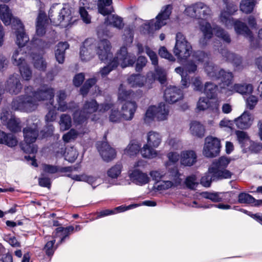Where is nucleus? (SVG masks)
Masks as SVG:
<instances>
[{
	"mask_svg": "<svg viewBox=\"0 0 262 262\" xmlns=\"http://www.w3.org/2000/svg\"><path fill=\"white\" fill-rule=\"evenodd\" d=\"M34 67L41 71H45L47 69V62L42 56L34 55L33 56Z\"/></svg>",
	"mask_w": 262,
	"mask_h": 262,
	"instance_id": "46",
	"label": "nucleus"
},
{
	"mask_svg": "<svg viewBox=\"0 0 262 262\" xmlns=\"http://www.w3.org/2000/svg\"><path fill=\"white\" fill-rule=\"evenodd\" d=\"M97 149L104 161L109 162L116 156L115 150L111 147L107 142H99L97 143Z\"/></svg>",
	"mask_w": 262,
	"mask_h": 262,
	"instance_id": "12",
	"label": "nucleus"
},
{
	"mask_svg": "<svg viewBox=\"0 0 262 262\" xmlns=\"http://www.w3.org/2000/svg\"><path fill=\"white\" fill-rule=\"evenodd\" d=\"M248 150L252 152L258 153L262 150V143L255 142L251 141L250 143L248 146Z\"/></svg>",
	"mask_w": 262,
	"mask_h": 262,
	"instance_id": "63",
	"label": "nucleus"
},
{
	"mask_svg": "<svg viewBox=\"0 0 262 262\" xmlns=\"http://www.w3.org/2000/svg\"><path fill=\"white\" fill-rule=\"evenodd\" d=\"M99 108V104L95 99L86 101L83 106L82 110L89 115L96 112Z\"/></svg>",
	"mask_w": 262,
	"mask_h": 262,
	"instance_id": "39",
	"label": "nucleus"
},
{
	"mask_svg": "<svg viewBox=\"0 0 262 262\" xmlns=\"http://www.w3.org/2000/svg\"><path fill=\"white\" fill-rule=\"evenodd\" d=\"M23 46L19 47V49L16 50L12 57V63L14 65L19 67V72L23 78L25 80H29L32 77V71L28 65L24 64L25 60L23 56H20L22 52L21 48Z\"/></svg>",
	"mask_w": 262,
	"mask_h": 262,
	"instance_id": "10",
	"label": "nucleus"
},
{
	"mask_svg": "<svg viewBox=\"0 0 262 262\" xmlns=\"http://www.w3.org/2000/svg\"><path fill=\"white\" fill-rule=\"evenodd\" d=\"M108 15V16L105 19V23L107 25H112L119 29L123 27L124 24L121 17L116 15Z\"/></svg>",
	"mask_w": 262,
	"mask_h": 262,
	"instance_id": "32",
	"label": "nucleus"
},
{
	"mask_svg": "<svg viewBox=\"0 0 262 262\" xmlns=\"http://www.w3.org/2000/svg\"><path fill=\"white\" fill-rule=\"evenodd\" d=\"M173 10V6L168 4L163 6L160 12L156 16V21H151L148 25H145V29L148 34L151 33L154 31L159 30L162 27L166 24V20L170 18Z\"/></svg>",
	"mask_w": 262,
	"mask_h": 262,
	"instance_id": "8",
	"label": "nucleus"
},
{
	"mask_svg": "<svg viewBox=\"0 0 262 262\" xmlns=\"http://www.w3.org/2000/svg\"><path fill=\"white\" fill-rule=\"evenodd\" d=\"M55 242V239L49 241L46 243L44 247L43 250H45L46 254L48 256H52L54 253L56 248L54 247Z\"/></svg>",
	"mask_w": 262,
	"mask_h": 262,
	"instance_id": "59",
	"label": "nucleus"
},
{
	"mask_svg": "<svg viewBox=\"0 0 262 262\" xmlns=\"http://www.w3.org/2000/svg\"><path fill=\"white\" fill-rule=\"evenodd\" d=\"M0 17L6 26L12 23L13 29L15 30L16 43L18 46L22 47L28 42L29 38L25 32L23 24L20 19L12 18L11 12L6 5H0Z\"/></svg>",
	"mask_w": 262,
	"mask_h": 262,
	"instance_id": "3",
	"label": "nucleus"
},
{
	"mask_svg": "<svg viewBox=\"0 0 262 262\" xmlns=\"http://www.w3.org/2000/svg\"><path fill=\"white\" fill-rule=\"evenodd\" d=\"M25 94L16 97L11 103V107L15 111L32 112L35 111L41 101L51 100L54 97L53 88L44 84L34 90L32 86H25Z\"/></svg>",
	"mask_w": 262,
	"mask_h": 262,
	"instance_id": "1",
	"label": "nucleus"
},
{
	"mask_svg": "<svg viewBox=\"0 0 262 262\" xmlns=\"http://www.w3.org/2000/svg\"><path fill=\"white\" fill-rule=\"evenodd\" d=\"M232 91L242 95H249L252 93L253 86L249 83L235 84L232 87Z\"/></svg>",
	"mask_w": 262,
	"mask_h": 262,
	"instance_id": "31",
	"label": "nucleus"
},
{
	"mask_svg": "<svg viewBox=\"0 0 262 262\" xmlns=\"http://www.w3.org/2000/svg\"><path fill=\"white\" fill-rule=\"evenodd\" d=\"M164 97L166 102L174 103L183 98V93L176 86H170L165 90Z\"/></svg>",
	"mask_w": 262,
	"mask_h": 262,
	"instance_id": "14",
	"label": "nucleus"
},
{
	"mask_svg": "<svg viewBox=\"0 0 262 262\" xmlns=\"http://www.w3.org/2000/svg\"><path fill=\"white\" fill-rule=\"evenodd\" d=\"M205 71L208 76L212 80H215L218 75L219 68L217 66L214 65L212 62H207L204 66Z\"/></svg>",
	"mask_w": 262,
	"mask_h": 262,
	"instance_id": "33",
	"label": "nucleus"
},
{
	"mask_svg": "<svg viewBox=\"0 0 262 262\" xmlns=\"http://www.w3.org/2000/svg\"><path fill=\"white\" fill-rule=\"evenodd\" d=\"M230 161L227 158L222 156L214 160L209 167V172L214 173V177L220 179L231 178L233 173L226 169Z\"/></svg>",
	"mask_w": 262,
	"mask_h": 262,
	"instance_id": "7",
	"label": "nucleus"
},
{
	"mask_svg": "<svg viewBox=\"0 0 262 262\" xmlns=\"http://www.w3.org/2000/svg\"><path fill=\"white\" fill-rule=\"evenodd\" d=\"M137 108L135 101H126L122 107V117L126 120H132Z\"/></svg>",
	"mask_w": 262,
	"mask_h": 262,
	"instance_id": "19",
	"label": "nucleus"
},
{
	"mask_svg": "<svg viewBox=\"0 0 262 262\" xmlns=\"http://www.w3.org/2000/svg\"><path fill=\"white\" fill-rule=\"evenodd\" d=\"M222 180L220 178L214 177V173L209 172V168H208V172L205 173V174L202 177L201 179V184L205 187H209L210 186L212 181H217Z\"/></svg>",
	"mask_w": 262,
	"mask_h": 262,
	"instance_id": "38",
	"label": "nucleus"
},
{
	"mask_svg": "<svg viewBox=\"0 0 262 262\" xmlns=\"http://www.w3.org/2000/svg\"><path fill=\"white\" fill-rule=\"evenodd\" d=\"M20 123V121L19 119L11 117L6 125L11 132L17 133L21 131V127Z\"/></svg>",
	"mask_w": 262,
	"mask_h": 262,
	"instance_id": "43",
	"label": "nucleus"
},
{
	"mask_svg": "<svg viewBox=\"0 0 262 262\" xmlns=\"http://www.w3.org/2000/svg\"><path fill=\"white\" fill-rule=\"evenodd\" d=\"M220 53L226 58V60L232 63L237 70L242 69V58L241 56L231 53L226 49H221Z\"/></svg>",
	"mask_w": 262,
	"mask_h": 262,
	"instance_id": "20",
	"label": "nucleus"
},
{
	"mask_svg": "<svg viewBox=\"0 0 262 262\" xmlns=\"http://www.w3.org/2000/svg\"><path fill=\"white\" fill-rule=\"evenodd\" d=\"M232 27H234L237 34L243 35L245 37L250 38L252 42L251 45H252V41H254L252 33L245 23L238 20H235L234 19L230 27H226L228 29H230L232 28Z\"/></svg>",
	"mask_w": 262,
	"mask_h": 262,
	"instance_id": "15",
	"label": "nucleus"
},
{
	"mask_svg": "<svg viewBox=\"0 0 262 262\" xmlns=\"http://www.w3.org/2000/svg\"><path fill=\"white\" fill-rule=\"evenodd\" d=\"M168 173L169 178L174 183L175 186L181 185L182 181L181 178L182 174L180 173L177 167L174 166L172 168H169Z\"/></svg>",
	"mask_w": 262,
	"mask_h": 262,
	"instance_id": "41",
	"label": "nucleus"
},
{
	"mask_svg": "<svg viewBox=\"0 0 262 262\" xmlns=\"http://www.w3.org/2000/svg\"><path fill=\"white\" fill-rule=\"evenodd\" d=\"M155 80H157L161 84H164L166 82V73L165 70L159 66L155 67V73L154 74Z\"/></svg>",
	"mask_w": 262,
	"mask_h": 262,
	"instance_id": "40",
	"label": "nucleus"
},
{
	"mask_svg": "<svg viewBox=\"0 0 262 262\" xmlns=\"http://www.w3.org/2000/svg\"><path fill=\"white\" fill-rule=\"evenodd\" d=\"M209 98L201 97L200 98L197 103V108L200 111H204L209 108L211 102Z\"/></svg>",
	"mask_w": 262,
	"mask_h": 262,
	"instance_id": "57",
	"label": "nucleus"
},
{
	"mask_svg": "<svg viewBox=\"0 0 262 262\" xmlns=\"http://www.w3.org/2000/svg\"><path fill=\"white\" fill-rule=\"evenodd\" d=\"M217 86L211 82H207L205 83L204 89V93L207 97L210 99L215 98L216 96Z\"/></svg>",
	"mask_w": 262,
	"mask_h": 262,
	"instance_id": "36",
	"label": "nucleus"
},
{
	"mask_svg": "<svg viewBox=\"0 0 262 262\" xmlns=\"http://www.w3.org/2000/svg\"><path fill=\"white\" fill-rule=\"evenodd\" d=\"M74 232V227L73 226H69L66 227H57L54 232V236L55 237L60 238V241L57 244V245L62 244L67 239H69V236Z\"/></svg>",
	"mask_w": 262,
	"mask_h": 262,
	"instance_id": "18",
	"label": "nucleus"
},
{
	"mask_svg": "<svg viewBox=\"0 0 262 262\" xmlns=\"http://www.w3.org/2000/svg\"><path fill=\"white\" fill-rule=\"evenodd\" d=\"M225 193L223 192H203L201 193V195L203 198L209 199L212 201L213 202H222L224 200V196L225 195Z\"/></svg>",
	"mask_w": 262,
	"mask_h": 262,
	"instance_id": "35",
	"label": "nucleus"
},
{
	"mask_svg": "<svg viewBox=\"0 0 262 262\" xmlns=\"http://www.w3.org/2000/svg\"><path fill=\"white\" fill-rule=\"evenodd\" d=\"M123 84H120L118 90V99L122 101H126L133 93L132 90L126 91L122 88Z\"/></svg>",
	"mask_w": 262,
	"mask_h": 262,
	"instance_id": "58",
	"label": "nucleus"
},
{
	"mask_svg": "<svg viewBox=\"0 0 262 262\" xmlns=\"http://www.w3.org/2000/svg\"><path fill=\"white\" fill-rule=\"evenodd\" d=\"M0 144H5L9 147H13L17 145V140L14 135L7 134L0 130Z\"/></svg>",
	"mask_w": 262,
	"mask_h": 262,
	"instance_id": "28",
	"label": "nucleus"
},
{
	"mask_svg": "<svg viewBox=\"0 0 262 262\" xmlns=\"http://www.w3.org/2000/svg\"><path fill=\"white\" fill-rule=\"evenodd\" d=\"M196 17L200 20H206L210 17L211 10L210 8L202 2L195 3Z\"/></svg>",
	"mask_w": 262,
	"mask_h": 262,
	"instance_id": "22",
	"label": "nucleus"
},
{
	"mask_svg": "<svg viewBox=\"0 0 262 262\" xmlns=\"http://www.w3.org/2000/svg\"><path fill=\"white\" fill-rule=\"evenodd\" d=\"M140 150H141V145L135 141H132L125 149L124 152L129 156H134L139 153Z\"/></svg>",
	"mask_w": 262,
	"mask_h": 262,
	"instance_id": "48",
	"label": "nucleus"
},
{
	"mask_svg": "<svg viewBox=\"0 0 262 262\" xmlns=\"http://www.w3.org/2000/svg\"><path fill=\"white\" fill-rule=\"evenodd\" d=\"M234 121L238 128L246 129L252 125L253 119L251 114L245 111L239 117L235 118Z\"/></svg>",
	"mask_w": 262,
	"mask_h": 262,
	"instance_id": "17",
	"label": "nucleus"
},
{
	"mask_svg": "<svg viewBox=\"0 0 262 262\" xmlns=\"http://www.w3.org/2000/svg\"><path fill=\"white\" fill-rule=\"evenodd\" d=\"M70 12L69 9H67L65 8H62V9L60 10V12L59 13L57 22L52 21V18H51V16H50V15H49V17L51 22L53 23L54 25L56 26L63 21L66 18H70Z\"/></svg>",
	"mask_w": 262,
	"mask_h": 262,
	"instance_id": "51",
	"label": "nucleus"
},
{
	"mask_svg": "<svg viewBox=\"0 0 262 262\" xmlns=\"http://www.w3.org/2000/svg\"><path fill=\"white\" fill-rule=\"evenodd\" d=\"M192 57L196 61L200 62H203L206 59L208 58V54L202 51H194L192 53Z\"/></svg>",
	"mask_w": 262,
	"mask_h": 262,
	"instance_id": "62",
	"label": "nucleus"
},
{
	"mask_svg": "<svg viewBox=\"0 0 262 262\" xmlns=\"http://www.w3.org/2000/svg\"><path fill=\"white\" fill-rule=\"evenodd\" d=\"M169 114V106L164 103H160L158 107L150 106L147 110L144 116L146 123H149L157 117L159 121H163L167 118Z\"/></svg>",
	"mask_w": 262,
	"mask_h": 262,
	"instance_id": "9",
	"label": "nucleus"
},
{
	"mask_svg": "<svg viewBox=\"0 0 262 262\" xmlns=\"http://www.w3.org/2000/svg\"><path fill=\"white\" fill-rule=\"evenodd\" d=\"M127 81L133 88L142 87L144 85L143 78H142L141 75L139 74L130 75L128 78Z\"/></svg>",
	"mask_w": 262,
	"mask_h": 262,
	"instance_id": "47",
	"label": "nucleus"
},
{
	"mask_svg": "<svg viewBox=\"0 0 262 262\" xmlns=\"http://www.w3.org/2000/svg\"><path fill=\"white\" fill-rule=\"evenodd\" d=\"M256 1L254 0H242L240 4V10L246 13H251L255 5Z\"/></svg>",
	"mask_w": 262,
	"mask_h": 262,
	"instance_id": "45",
	"label": "nucleus"
},
{
	"mask_svg": "<svg viewBox=\"0 0 262 262\" xmlns=\"http://www.w3.org/2000/svg\"><path fill=\"white\" fill-rule=\"evenodd\" d=\"M132 208L131 205H129L127 207H123L122 206H120L119 207H116L114 210H102L99 213V216L100 217H103L107 215H109L112 214H114L116 212H124L129 209H130Z\"/></svg>",
	"mask_w": 262,
	"mask_h": 262,
	"instance_id": "49",
	"label": "nucleus"
},
{
	"mask_svg": "<svg viewBox=\"0 0 262 262\" xmlns=\"http://www.w3.org/2000/svg\"><path fill=\"white\" fill-rule=\"evenodd\" d=\"M97 8L98 12L103 16L110 15L114 11L113 0H98Z\"/></svg>",
	"mask_w": 262,
	"mask_h": 262,
	"instance_id": "24",
	"label": "nucleus"
},
{
	"mask_svg": "<svg viewBox=\"0 0 262 262\" xmlns=\"http://www.w3.org/2000/svg\"><path fill=\"white\" fill-rule=\"evenodd\" d=\"M135 60L136 56L133 54L128 53L126 47H122L113 59L107 65L100 69L99 73L102 78H104L111 71L117 68L119 64H120L122 68H125L133 66Z\"/></svg>",
	"mask_w": 262,
	"mask_h": 262,
	"instance_id": "4",
	"label": "nucleus"
},
{
	"mask_svg": "<svg viewBox=\"0 0 262 262\" xmlns=\"http://www.w3.org/2000/svg\"><path fill=\"white\" fill-rule=\"evenodd\" d=\"M254 200L255 198L247 193L241 192L238 195V202L241 204H251Z\"/></svg>",
	"mask_w": 262,
	"mask_h": 262,
	"instance_id": "53",
	"label": "nucleus"
},
{
	"mask_svg": "<svg viewBox=\"0 0 262 262\" xmlns=\"http://www.w3.org/2000/svg\"><path fill=\"white\" fill-rule=\"evenodd\" d=\"M238 143L244 152L247 151L248 146L251 142V140L247 133L244 131L236 130L235 133Z\"/></svg>",
	"mask_w": 262,
	"mask_h": 262,
	"instance_id": "29",
	"label": "nucleus"
},
{
	"mask_svg": "<svg viewBox=\"0 0 262 262\" xmlns=\"http://www.w3.org/2000/svg\"><path fill=\"white\" fill-rule=\"evenodd\" d=\"M38 132L37 123H34L32 126L24 128L23 129L24 141L27 143L35 142L38 136Z\"/></svg>",
	"mask_w": 262,
	"mask_h": 262,
	"instance_id": "21",
	"label": "nucleus"
},
{
	"mask_svg": "<svg viewBox=\"0 0 262 262\" xmlns=\"http://www.w3.org/2000/svg\"><path fill=\"white\" fill-rule=\"evenodd\" d=\"M190 130L193 135L198 137L202 138L204 136V127L198 121H193L191 122Z\"/></svg>",
	"mask_w": 262,
	"mask_h": 262,
	"instance_id": "34",
	"label": "nucleus"
},
{
	"mask_svg": "<svg viewBox=\"0 0 262 262\" xmlns=\"http://www.w3.org/2000/svg\"><path fill=\"white\" fill-rule=\"evenodd\" d=\"M73 117L76 123L82 124L87 120L89 115L82 109L75 111L73 114Z\"/></svg>",
	"mask_w": 262,
	"mask_h": 262,
	"instance_id": "42",
	"label": "nucleus"
},
{
	"mask_svg": "<svg viewBox=\"0 0 262 262\" xmlns=\"http://www.w3.org/2000/svg\"><path fill=\"white\" fill-rule=\"evenodd\" d=\"M196 179V177L194 174L187 177L185 181V184L187 188L191 190L195 189L198 185Z\"/></svg>",
	"mask_w": 262,
	"mask_h": 262,
	"instance_id": "55",
	"label": "nucleus"
},
{
	"mask_svg": "<svg viewBox=\"0 0 262 262\" xmlns=\"http://www.w3.org/2000/svg\"><path fill=\"white\" fill-rule=\"evenodd\" d=\"M199 25L200 31L203 35V38L200 40V43L202 46L206 45L207 40L212 37L213 33L216 37L221 38L226 43H229L231 42L229 34L219 26L215 25L212 27L211 24L206 20H200Z\"/></svg>",
	"mask_w": 262,
	"mask_h": 262,
	"instance_id": "5",
	"label": "nucleus"
},
{
	"mask_svg": "<svg viewBox=\"0 0 262 262\" xmlns=\"http://www.w3.org/2000/svg\"><path fill=\"white\" fill-rule=\"evenodd\" d=\"M159 54L162 58L167 59L170 61H174L176 60L175 58L171 53L168 52L165 47H162L160 48Z\"/></svg>",
	"mask_w": 262,
	"mask_h": 262,
	"instance_id": "61",
	"label": "nucleus"
},
{
	"mask_svg": "<svg viewBox=\"0 0 262 262\" xmlns=\"http://www.w3.org/2000/svg\"><path fill=\"white\" fill-rule=\"evenodd\" d=\"M69 48V45L67 42H60L57 44L55 51V55L58 63H63L65 58V51Z\"/></svg>",
	"mask_w": 262,
	"mask_h": 262,
	"instance_id": "27",
	"label": "nucleus"
},
{
	"mask_svg": "<svg viewBox=\"0 0 262 262\" xmlns=\"http://www.w3.org/2000/svg\"><path fill=\"white\" fill-rule=\"evenodd\" d=\"M132 181L137 185H143L149 182V178L147 174L138 170H134L129 174Z\"/></svg>",
	"mask_w": 262,
	"mask_h": 262,
	"instance_id": "25",
	"label": "nucleus"
},
{
	"mask_svg": "<svg viewBox=\"0 0 262 262\" xmlns=\"http://www.w3.org/2000/svg\"><path fill=\"white\" fill-rule=\"evenodd\" d=\"M33 143H27L24 141L20 145L21 149L26 153L35 154L37 151V148L33 144Z\"/></svg>",
	"mask_w": 262,
	"mask_h": 262,
	"instance_id": "56",
	"label": "nucleus"
},
{
	"mask_svg": "<svg viewBox=\"0 0 262 262\" xmlns=\"http://www.w3.org/2000/svg\"><path fill=\"white\" fill-rule=\"evenodd\" d=\"M161 142L160 134L155 132H149L147 136V144L153 147H157Z\"/></svg>",
	"mask_w": 262,
	"mask_h": 262,
	"instance_id": "37",
	"label": "nucleus"
},
{
	"mask_svg": "<svg viewBox=\"0 0 262 262\" xmlns=\"http://www.w3.org/2000/svg\"><path fill=\"white\" fill-rule=\"evenodd\" d=\"M122 166L120 164H117L107 171V175L113 179L117 178L120 174Z\"/></svg>",
	"mask_w": 262,
	"mask_h": 262,
	"instance_id": "54",
	"label": "nucleus"
},
{
	"mask_svg": "<svg viewBox=\"0 0 262 262\" xmlns=\"http://www.w3.org/2000/svg\"><path fill=\"white\" fill-rule=\"evenodd\" d=\"M237 11V7L233 3L227 4L226 10H224L221 13V21L226 27H230L234 20L231 16Z\"/></svg>",
	"mask_w": 262,
	"mask_h": 262,
	"instance_id": "13",
	"label": "nucleus"
},
{
	"mask_svg": "<svg viewBox=\"0 0 262 262\" xmlns=\"http://www.w3.org/2000/svg\"><path fill=\"white\" fill-rule=\"evenodd\" d=\"M191 206L192 207L195 208H209L212 207H215L221 209L227 210L230 209L231 208V206L228 204H210L208 205H198L196 201H193L192 203Z\"/></svg>",
	"mask_w": 262,
	"mask_h": 262,
	"instance_id": "50",
	"label": "nucleus"
},
{
	"mask_svg": "<svg viewBox=\"0 0 262 262\" xmlns=\"http://www.w3.org/2000/svg\"><path fill=\"white\" fill-rule=\"evenodd\" d=\"M196 155L193 150L182 151L181 153V164L184 166H191L196 162Z\"/></svg>",
	"mask_w": 262,
	"mask_h": 262,
	"instance_id": "23",
	"label": "nucleus"
},
{
	"mask_svg": "<svg viewBox=\"0 0 262 262\" xmlns=\"http://www.w3.org/2000/svg\"><path fill=\"white\" fill-rule=\"evenodd\" d=\"M47 16L45 13H40L37 18L36 24V33L39 36H43L46 33L45 24Z\"/></svg>",
	"mask_w": 262,
	"mask_h": 262,
	"instance_id": "30",
	"label": "nucleus"
},
{
	"mask_svg": "<svg viewBox=\"0 0 262 262\" xmlns=\"http://www.w3.org/2000/svg\"><path fill=\"white\" fill-rule=\"evenodd\" d=\"M220 140L212 137L205 138V143L203 148V155L207 158H213L219 155L221 150Z\"/></svg>",
	"mask_w": 262,
	"mask_h": 262,
	"instance_id": "11",
	"label": "nucleus"
},
{
	"mask_svg": "<svg viewBox=\"0 0 262 262\" xmlns=\"http://www.w3.org/2000/svg\"><path fill=\"white\" fill-rule=\"evenodd\" d=\"M151 147L147 144L141 149V153L143 157L151 159L157 156L156 151Z\"/></svg>",
	"mask_w": 262,
	"mask_h": 262,
	"instance_id": "52",
	"label": "nucleus"
},
{
	"mask_svg": "<svg viewBox=\"0 0 262 262\" xmlns=\"http://www.w3.org/2000/svg\"><path fill=\"white\" fill-rule=\"evenodd\" d=\"M192 50L191 45L185 36L181 32L177 33L173 53L178 59L181 61L186 60L192 53Z\"/></svg>",
	"mask_w": 262,
	"mask_h": 262,
	"instance_id": "6",
	"label": "nucleus"
},
{
	"mask_svg": "<svg viewBox=\"0 0 262 262\" xmlns=\"http://www.w3.org/2000/svg\"><path fill=\"white\" fill-rule=\"evenodd\" d=\"M77 136V132L74 129H71L67 134L63 135L62 139L65 142L68 143L72 140L75 139Z\"/></svg>",
	"mask_w": 262,
	"mask_h": 262,
	"instance_id": "64",
	"label": "nucleus"
},
{
	"mask_svg": "<svg viewBox=\"0 0 262 262\" xmlns=\"http://www.w3.org/2000/svg\"><path fill=\"white\" fill-rule=\"evenodd\" d=\"M233 80V74L232 72L225 71L224 69H220L215 80H219L224 86H229Z\"/></svg>",
	"mask_w": 262,
	"mask_h": 262,
	"instance_id": "26",
	"label": "nucleus"
},
{
	"mask_svg": "<svg viewBox=\"0 0 262 262\" xmlns=\"http://www.w3.org/2000/svg\"><path fill=\"white\" fill-rule=\"evenodd\" d=\"M60 130L65 131L68 130L72 126V119L68 114H62L59 121Z\"/></svg>",
	"mask_w": 262,
	"mask_h": 262,
	"instance_id": "44",
	"label": "nucleus"
},
{
	"mask_svg": "<svg viewBox=\"0 0 262 262\" xmlns=\"http://www.w3.org/2000/svg\"><path fill=\"white\" fill-rule=\"evenodd\" d=\"M136 61L137 62L136 64V71L137 72H140L146 66L147 61L145 57L140 56L137 59L136 58V60L135 62ZM135 63V62H134V63Z\"/></svg>",
	"mask_w": 262,
	"mask_h": 262,
	"instance_id": "60",
	"label": "nucleus"
},
{
	"mask_svg": "<svg viewBox=\"0 0 262 262\" xmlns=\"http://www.w3.org/2000/svg\"><path fill=\"white\" fill-rule=\"evenodd\" d=\"M111 48L107 39L100 40L96 45L93 43V39H87L80 48V57L82 61H87L92 59L96 53L101 61H107L113 56Z\"/></svg>",
	"mask_w": 262,
	"mask_h": 262,
	"instance_id": "2",
	"label": "nucleus"
},
{
	"mask_svg": "<svg viewBox=\"0 0 262 262\" xmlns=\"http://www.w3.org/2000/svg\"><path fill=\"white\" fill-rule=\"evenodd\" d=\"M6 90L11 94L17 95L22 90L23 85L17 76L12 75L8 79L6 85Z\"/></svg>",
	"mask_w": 262,
	"mask_h": 262,
	"instance_id": "16",
	"label": "nucleus"
}]
</instances>
